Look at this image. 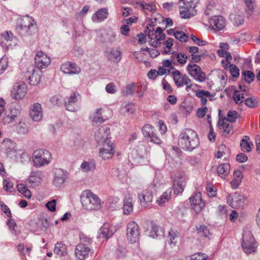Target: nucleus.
Segmentation results:
<instances>
[{
  "mask_svg": "<svg viewBox=\"0 0 260 260\" xmlns=\"http://www.w3.org/2000/svg\"><path fill=\"white\" fill-rule=\"evenodd\" d=\"M244 15L242 12L239 11H235L230 15V19L235 26H239L243 23L244 21Z\"/></svg>",
  "mask_w": 260,
  "mask_h": 260,
  "instance_id": "nucleus-26",
  "label": "nucleus"
},
{
  "mask_svg": "<svg viewBox=\"0 0 260 260\" xmlns=\"http://www.w3.org/2000/svg\"><path fill=\"white\" fill-rule=\"evenodd\" d=\"M108 16V11L107 8L98 10L92 16V20L94 22H101L107 19Z\"/></svg>",
  "mask_w": 260,
  "mask_h": 260,
  "instance_id": "nucleus-24",
  "label": "nucleus"
},
{
  "mask_svg": "<svg viewBox=\"0 0 260 260\" xmlns=\"http://www.w3.org/2000/svg\"><path fill=\"white\" fill-rule=\"evenodd\" d=\"M51 158V153L49 151L45 149L36 150L32 155V161L34 166L36 167L48 165L50 162Z\"/></svg>",
  "mask_w": 260,
  "mask_h": 260,
  "instance_id": "nucleus-5",
  "label": "nucleus"
},
{
  "mask_svg": "<svg viewBox=\"0 0 260 260\" xmlns=\"http://www.w3.org/2000/svg\"><path fill=\"white\" fill-rule=\"evenodd\" d=\"M80 243L79 244H83L84 245L91 244L92 242V239L88 236L81 233L79 236Z\"/></svg>",
  "mask_w": 260,
  "mask_h": 260,
  "instance_id": "nucleus-49",
  "label": "nucleus"
},
{
  "mask_svg": "<svg viewBox=\"0 0 260 260\" xmlns=\"http://www.w3.org/2000/svg\"><path fill=\"white\" fill-rule=\"evenodd\" d=\"M208 257L206 254L200 252L192 255L190 260H206Z\"/></svg>",
  "mask_w": 260,
  "mask_h": 260,
  "instance_id": "nucleus-61",
  "label": "nucleus"
},
{
  "mask_svg": "<svg viewBox=\"0 0 260 260\" xmlns=\"http://www.w3.org/2000/svg\"><path fill=\"white\" fill-rule=\"evenodd\" d=\"M102 145L103 147L100 148L99 151L100 156L105 160L112 158L115 153L113 144L110 143Z\"/></svg>",
  "mask_w": 260,
  "mask_h": 260,
  "instance_id": "nucleus-18",
  "label": "nucleus"
},
{
  "mask_svg": "<svg viewBox=\"0 0 260 260\" xmlns=\"http://www.w3.org/2000/svg\"><path fill=\"white\" fill-rule=\"evenodd\" d=\"M196 95L197 96H198V98H202V97H205V98H208V97H211V96H214V95H211L210 94V92L208 91H205V90H199L197 91V93H196Z\"/></svg>",
  "mask_w": 260,
  "mask_h": 260,
  "instance_id": "nucleus-63",
  "label": "nucleus"
},
{
  "mask_svg": "<svg viewBox=\"0 0 260 260\" xmlns=\"http://www.w3.org/2000/svg\"><path fill=\"white\" fill-rule=\"evenodd\" d=\"M81 168L84 172L94 170L95 168V162L93 160L84 161L81 165Z\"/></svg>",
  "mask_w": 260,
  "mask_h": 260,
  "instance_id": "nucleus-38",
  "label": "nucleus"
},
{
  "mask_svg": "<svg viewBox=\"0 0 260 260\" xmlns=\"http://www.w3.org/2000/svg\"><path fill=\"white\" fill-rule=\"evenodd\" d=\"M135 111V105L133 103L124 102L122 104L120 112V113L126 115L133 114Z\"/></svg>",
  "mask_w": 260,
  "mask_h": 260,
  "instance_id": "nucleus-30",
  "label": "nucleus"
},
{
  "mask_svg": "<svg viewBox=\"0 0 260 260\" xmlns=\"http://www.w3.org/2000/svg\"><path fill=\"white\" fill-rule=\"evenodd\" d=\"M189 200L192 209L197 213L201 211L205 205L200 192L197 193L194 196L190 198Z\"/></svg>",
  "mask_w": 260,
  "mask_h": 260,
  "instance_id": "nucleus-17",
  "label": "nucleus"
},
{
  "mask_svg": "<svg viewBox=\"0 0 260 260\" xmlns=\"http://www.w3.org/2000/svg\"><path fill=\"white\" fill-rule=\"evenodd\" d=\"M80 94L78 92H75L74 94L71 95L69 101L66 103V109L68 111L74 112L75 111V108L73 106L74 104L77 102L78 98H80Z\"/></svg>",
  "mask_w": 260,
  "mask_h": 260,
  "instance_id": "nucleus-31",
  "label": "nucleus"
},
{
  "mask_svg": "<svg viewBox=\"0 0 260 260\" xmlns=\"http://www.w3.org/2000/svg\"><path fill=\"white\" fill-rule=\"evenodd\" d=\"M25 78L29 81L31 85H37L40 82V76L36 72L34 68L31 67L25 74Z\"/></svg>",
  "mask_w": 260,
  "mask_h": 260,
  "instance_id": "nucleus-22",
  "label": "nucleus"
},
{
  "mask_svg": "<svg viewBox=\"0 0 260 260\" xmlns=\"http://www.w3.org/2000/svg\"><path fill=\"white\" fill-rule=\"evenodd\" d=\"M178 145L185 151H192L200 145L197 133L191 128L183 129L179 136Z\"/></svg>",
  "mask_w": 260,
  "mask_h": 260,
  "instance_id": "nucleus-1",
  "label": "nucleus"
},
{
  "mask_svg": "<svg viewBox=\"0 0 260 260\" xmlns=\"http://www.w3.org/2000/svg\"><path fill=\"white\" fill-rule=\"evenodd\" d=\"M158 40H163L165 38V34L160 27H158L154 32V38Z\"/></svg>",
  "mask_w": 260,
  "mask_h": 260,
  "instance_id": "nucleus-56",
  "label": "nucleus"
},
{
  "mask_svg": "<svg viewBox=\"0 0 260 260\" xmlns=\"http://www.w3.org/2000/svg\"><path fill=\"white\" fill-rule=\"evenodd\" d=\"M1 46L7 49L15 46L16 44V39L11 31H6L1 35Z\"/></svg>",
  "mask_w": 260,
  "mask_h": 260,
  "instance_id": "nucleus-15",
  "label": "nucleus"
},
{
  "mask_svg": "<svg viewBox=\"0 0 260 260\" xmlns=\"http://www.w3.org/2000/svg\"><path fill=\"white\" fill-rule=\"evenodd\" d=\"M15 143L12 140H6L2 143V146L6 149L7 154H12L16 156L17 152L14 149Z\"/></svg>",
  "mask_w": 260,
  "mask_h": 260,
  "instance_id": "nucleus-33",
  "label": "nucleus"
},
{
  "mask_svg": "<svg viewBox=\"0 0 260 260\" xmlns=\"http://www.w3.org/2000/svg\"><path fill=\"white\" fill-rule=\"evenodd\" d=\"M68 178V172L61 169H55L53 171V184L58 188H62Z\"/></svg>",
  "mask_w": 260,
  "mask_h": 260,
  "instance_id": "nucleus-8",
  "label": "nucleus"
},
{
  "mask_svg": "<svg viewBox=\"0 0 260 260\" xmlns=\"http://www.w3.org/2000/svg\"><path fill=\"white\" fill-rule=\"evenodd\" d=\"M60 70L64 74L69 75H77L81 72V69L75 63L70 62L63 63L60 67Z\"/></svg>",
  "mask_w": 260,
  "mask_h": 260,
  "instance_id": "nucleus-19",
  "label": "nucleus"
},
{
  "mask_svg": "<svg viewBox=\"0 0 260 260\" xmlns=\"http://www.w3.org/2000/svg\"><path fill=\"white\" fill-rule=\"evenodd\" d=\"M123 213L125 215H128L133 210V206L132 199L129 198L124 200L123 206Z\"/></svg>",
  "mask_w": 260,
  "mask_h": 260,
  "instance_id": "nucleus-40",
  "label": "nucleus"
},
{
  "mask_svg": "<svg viewBox=\"0 0 260 260\" xmlns=\"http://www.w3.org/2000/svg\"><path fill=\"white\" fill-rule=\"evenodd\" d=\"M152 235H155L157 237H162L164 236L165 231L164 229L156 224H153L151 230Z\"/></svg>",
  "mask_w": 260,
  "mask_h": 260,
  "instance_id": "nucleus-42",
  "label": "nucleus"
},
{
  "mask_svg": "<svg viewBox=\"0 0 260 260\" xmlns=\"http://www.w3.org/2000/svg\"><path fill=\"white\" fill-rule=\"evenodd\" d=\"M218 126L219 129L223 130V135L227 136L233 133L232 124H230L225 120H219L218 123Z\"/></svg>",
  "mask_w": 260,
  "mask_h": 260,
  "instance_id": "nucleus-27",
  "label": "nucleus"
},
{
  "mask_svg": "<svg viewBox=\"0 0 260 260\" xmlns=\"http://www.w3.org/2000/svg\"><path fill=\"white\" fill-rule=\"evenodd\" d=\"M229 68L230 72L234 77L237 78L239 76V70L238 67L233 64H229Z\"/></svg>",
  "mask_w": 260,
  "mask_h": 260,
  "instance_id": "nucleus-58",
  "label": "nucleus"
},
{
  "mask_svg": "<svg viewBox=\"0 0 260 260\" xmlns=\"http://www.w3.org/2000/svg\"><path fill=\"white\" fill-rule=\"evenodd\" d=\"M50 57L42 51H38L35 57L36 66L40 69L47 68L50 64Z\"/></svg>",
  "mask_w": 260,
  "mask_h": 260,
  "instance_id": "nucleus-14",
  "label": "nucleus"
},
{
  "mask_svg": "<svg viewBox=\"0 0 260 260\" xmlns=\"http://www.w3.org/2000/svg\"><path fill=\"white\" fill-rule=\"evenodd\" d=\"M29 115L34 121H40L43 117L41 105L38 103L34 104L30 109Z\"/></svg>",
  "mask_w": 260,
  "mask_h": 260,
  "instance_id": "nucleus-20",
  "label": "nucleus"
},
{
  "mask_svg": "<svg viewBox=\"0 0 260 260\" xmlns=\"http://www.w3.org/2000/svg\"><path fill=\"white\" fill-rule=\"evenodd\" d=\"M185 182L182 179H175L173 183L174 191L175 194L182 193L184 190Z\"/></svg>",
  "mask_w": 260,
  "mask_h": 260,
  "instance_id": "nucleus-36",
  "label": "nucleus"
},
{
  "mask_svg": "<svg viewBox=\"0 0 260 260\" xmlns=\"http://www.w3.org/2000/svg\"><path fill=\"white\" fill-rule=\"evenodd\" d=\"M93 253V251L91 248L83 244H78L75 250L76 255L79 260L91 258Z\"/></svg>",
  "mask_w": 260,
  "mask_h": 260,
  "instance_id": "nucleus-12",
  "label": "nucleus"
},
{
  "mask_svg": "<svg viewBox=\"0 0 260 260\" xmlns=\"http://www.w3.org/2000/svg\"><path fill=\"white\" fill-rule=\"evenodd\" d=\"M242 74L244 76L245 81L248 83H251L254 78V74L250 71H244L242 72Z\"/></svg>",
  "mask_w": 260,
  "mask_h": 260,
  "instance_id": "nucleus-50",
  "label": "nucleus"
},
{
  "mask_svg": "<svg viewBox=\"0 0 260 260\" xmlns=\"http://www.w3.org/2000/svg\"><path fill=\"white\" fill-rule=\"evenodd\" d=\"M174 37L181 42H185L187 41L188 37L182 31H177L174 34Z\"/></svg>",
  "mask_w": 260,
  "mask_h": 260,
  "instance_id": "nucleus-59",
  "label": "nucleus"
},
{
  "mask_svg": "<svg viewBox=\"0 0 260 260\" xmlns=\"http://www.w3.org/2000/svg\"><path fill=\"white\" fill-rule=\"evenodd\" d=\"M121 53L119 48L117 49H111L110 51L108 53V59L114 62H118L121 58Z\"/></svg>",
  "mask_w": 260,
  "mask_h": 260,
  "instance_id": "nucleus-34",
  "label": "nucleus"
},
{
  "mask_svg": "<svg viewBox=\"0 0 260 260\" xmlns=\"http://www.w3.org/2000/svg\"><path fill=\"white\" fill-rule=\"evenodd\" d=\"M54 252L59 256L66 255L67 253L66 245L61 242H57L55 244Z\"/></svg>",
  "mask_w": 260,
  "mask_h": 260,
  "instance_id": "nucleus-37",
  "label": "nucleus"
},
{
  "mask_svg": "<svg viewBox=\"0 0 260 260\" xmlns=\"http://www.w3.org/2000/svg\"><path fill=\"white\" fill-rule=\"evenodd\" d=\"M249 139V138L248 136H245L241 140L240 146L242 151L246 152L251 151V146L253 145V144L250 142H248Z\"/></svg>",
  "mask_w": 260,
  "mask_h": 260,
  "instance_id": "nucleus-39",
  "label": "nucleus"
},
{
  "mask_svg": "<svg viewBox=\"0 0 260 260\" xmlns=\"http://www.w3.org/2000/svg\"><path fill=\"white\" fill-rule=\"evenodd\" d=\"M242 247L244 252L247 254L254 253L256 250V242L250 231L245 230L243 232L242 238Z\"/></svg>",
  "mask_w": 260,
  "mask_h": 260,
  "instance_id": "nucleus-4",
  "label": "nucleus"
},
{
  "mask_svg": "<svg viewBox=\"0 0 260 260\" xmlns=\"http://www.w3.org/2000/svg\"><path fill=\"white\" fill-rule=\"evenodd\" d=\"M245 104L250 108H254L259 105V101L254 96L246 98L245 100Z\"/></svg>",
  "mask_w": 260,
  "mask_h": 260,
  "instance_id": "nucleus-41",
  "label": "nucleus"
},
{
  "mask_svg": "<svg viewBox=\"0 0 260 260\" xmlns=\"http://www.w3.org/2000/svg\"><path fill=\"white\" fill-rule=\"evenodd\" d=\"M81 201L84 208L88 210H97L102 207L99 197L89 190H85L81 196Z\"/></svg>",
  "mask_w": 260,
  "mask_h": 260,
  "instance_id": "nucleus-3",
  "label": "nucleus"
},
{
  "mask_svg": "<svg viewBox=\"0 0 260 260\" xmlns=\"http://www.w3.org/2000/svg\"><path fill=\"white\" fill-rule=\"evenodd\" d=\"M142 131L144 137L147 139L154 134L153 127L149 124H145L142 128Z\"/></svg>",
  "mask_w": 260,
  "mask_h": 260,
  "instance_id": "nucleus-45",
  "label": "nucleus"
},
{
  "mask_svg": "<svg viewBox=\"0 0 260 260\" xmlns=\"http://www.w3.org/2000/svg\"><path fill=\"white\" fill-rule=\"evenodd\" d=\"M172 189L169 188L156 200L157 204L160 206H164L166 203L168 202L171 199Z\"/></svg>",
  "mask_w": 260,
  "mask_h": 260,
  "instance_id": "nucleus-32",
  "label": "nucleus"
},
{
  "mask_svg": "<svg viewBox=\"0 0 260 260\" xmlns=\"http://www.w3.org/2000/svg\"><path fill=\"white\" fill-rule=\"evenodd\" d=\"M140 5L143 9H146L151 12H154L156 9L155 6L153 3L147 4L144 2H142Z\"/></svg>",
  "mask_w": 260,
  "mask_h": 260,
  "instance_id": "nucleus-60",
  "label": "nucleus"
},
{
  "mask_svg": "<svg viewBox=\"0 0 260 260\" xmlns=\"http://www.w3.org/2000/svg\"><path fill=\"white\" fill-rule=\"evenodd\" d=\"M17 131L19 133L26 134L27 132V128L24 123L19 122L17 126Z\"/></svg>",
  "mask_w": 260,
  "mask_h": 260,
  "instance_id": "nucleus-64",
  "label": "nucleus"
},
{
  "mask_svg": "<svg viewBox=\"0 0 260 260\" xmlns=\"http://www.w3.org/2000/svg\"><path fill=\"white\" fill-rule=\"evenodd\" d=\"M210 23L213 29L220 30L224 27L225 20L221 16H213L211 18Z\"/></svg>",
  "mask_w": 260,
  "mask_h": 260,
  "instance_id": "nucleus-21",
  "label": "nucleus"
},
{
  "mask_svg": "<svg viewBox=\"0 0 260 260\" xmlns=\"http://www.w3.org/2000/svg\"><path fill=\"white\" fill-rule=\"evenodd\" d=\"M136 85L134 83L129 84L123 87L121 93L123 96H127L132 95L135 90Z\"/></svg>",
  "mask_w": 260,
  "mask_h": 260,
  "instance_id": "nucleus-43",
  "label": "nucleus"
},
{
  "mask_svg": "<svg viewBox=\"0 0 260 260\" xmlns=\"http://www.w3.org/2000/svg\"><path fill=\"white\" fill-rule=\"evenodd\" d=\"M140 237L139 227L135 221L129 222L127 225V238L131 243H136Z\"/></svg>",
  "mask_w": 260,
  "mask_h": 260,
  "instance_id": "nucleus-10",
  "label": "nucleus"
},
{
  "mask_svg": "<svg viewBox=\"0 0 260 260\" xmlns=\"http://www.w3.org/2000/svg\"><path fill=\"white\" fill-rule=\"evenodd\" d=\"M230 170V166L228 163L221 164L217 168L218 175L222 178L229 174Z\"/></svg>",
  "mask_w": 260,
  "mask_h": 260,
  "instance_id": "nucleus-35",
  "label": "nucleus"
},
{
  "mask_svg": "<svg viewBox=\"0 0 260 260\" xmlns=\"http://www.w3.org/2000/svg\"><path fill=\"white\" fill-rule=\"evenodd\" d=\"M189 75L194 80L200 82H203L205 80V74L201 70V68L195 63H189L186 68Z\"/></svg>",
  "mask_w": 260,
  "mask_h": 260,
  "instance_id": "nucleus-9",
  "label": "nucleus"
},
{
  "mask_svg": "<svg viewBox=\"0 0 260 260\" xmlns=\"http://www.w3.org/2000/svg\"><path fill=\"white\" fill-rule=\"evenodd\" d=\"M18 191L22 194L25 198L30 199L31 197L30 191L27 188L24 184H19L17 185Z\"/></svg>",
  "mask_w": 260,
  "mask_h": 260,
  "instance_id": "nucleus-44",
  "label": "nucleus"
},
{
  "mask_svg": "<svg viewBox=\"0 0 260 260\" xmlns=\"http://www.w3.org/2000/svg\"><path fill=\"white\" fill-rule=\"evenodd\" d=\"M246 198L243 196L235 193L227 198L228 203L233 208L242 207Z\"/></svg>",
  "mask_w": 260,
  "mask_h": 260,
  "instance_id": "nucleus-16",
  "label": "nucleus"
},
{
  "mask_svg": "<svg viewBox=\"0 0 260 260\" xmlns=\"http://www.w3.org/2000/svg\"><path fill=\"white\" fill-rule=\"evenodd\" d=\"M114 233L110 229V224L108 222H105L99 230L98 238L108 239L112 236Z\"/></svg>",
  "mask_w": 260,
  "mask_h": 260,
  "instance_id": "nucleus-23",
  "label": "nucleus"
},
{
  "mask_svg": "<svg viewBox=\"0 0 260 260\" xmlns=\"http://www.w3.org/2000/svg\"><path fill=\"white\" fill-rule=\"evenodd\" d=\"M179 4L180 14L182 18L188 19L197 14L195 4L193 2L185 3L183 0H180Z\"/></svg>",
  "mask_w": 260,
  "mask_h": 260,
  "instance_id": "nucleus-6",
  "label": "nucleus"
},
{
  "mask_svg": "<svg viewBox=\"0 0 260 260\" xmlns=\"http://www.w3.org/2000/svg\"><path fill=\"white\" fill-rule=\"evenodd\" d=\"M244 98V94L240 91H235L233 93V99L237 104L242 103Z\"/></svg>",
  "mask_w": 260,
  "mask_h": 260,
  "instance_id": "nucleus-51",
  "label": "nucleus"
},
{
  "mask_svg": "<svg viewBox=\"0 0 260 260\" xmlns=\"http://www.w3.org/2000/svg\"><path fill=\"white\" fill-rule=\"evenodd\" d=\"M154 185H150L148 188L138 193V198L142 206L146 208L148 206L152 201V191L150 188H153Z\"/></svg>",
  "mask_w": 260,
  "mask_h": 260,
  "instance_id": "nucleus-13",
  "label": "nucleus"
},
{
  "mask_svg": "<svg viewBox=\"0 0 260 260\" xmlns=\"http://www.w3.org/2000/svg\"><path fill=\"white\" fill-rule=\"evenodd\" d=\"M15 119L12 117V116L8 111H6L2 118V121L4 124H9L14 121Z\"/></svg>",
  "mask_w": 260,
  "mask_h": 260,
  "instance_id": "nucleus-53",
  "label": "nucleus"
},
{
  "mask_svg": "<svg viewBox=\"0 0 260 260\" xmlns=\"http://www.w3.org/2000/svg\"><path fill=\"white\" fill-rule=\"evenodd\" d=\"M16 29L21 36L29 37L36 31L37 25L31 17L25 16L18 20Z\"/></svg>",
  "mask_w": 260,
  "mask_h": 260,
  "instance_id": "nucleus-2",
  "label": "nucleus"
},
{
  "mask_svg": "<svg viewBox=\"0 0 260 260\" xmlns=\"http://www.w3.org/2000/svg\"><path fill=\"white\" fill-rule=\"evenodd\" d=\"M146 153V150L145 146L142 144H140L137 146V148L134 149L131 153V155L135 159L138 158H143Z\"/></svg>",
  "mask_w": 260,
  "mask_h": 260,
  "instance_id": "nucleus-29",
  "label": "nucleus"
},
{
  "mask_svg": "<svg viewBox=\"0 0 260 260\" xmlns=\"http://www.w3.org/2000/svg\"><path fill=\"white\" fill-rule=\"evenodd\" d=\"M178 62L181 64H185L187 61V56L184 53H178L175 54Z\"/></svg>",
  "mask_w": 260,
  "mask_h": 260,
  "instance_id": "nucleus-55",
  "label": "nucleus"
},
{
  "mask_svg": "<svg viewBox=\"0 0 260 260\" xmlns=\"http://www.w3.org/2000/svg\"><path fill=\"white\" fill-rule=\"evenodd\" d=\"M178 232L176 231L171 230L169 232V238L170 241V244L175 245L177 243V239L178 238Z\"/></svg>",
  "mask_w": 260,
  "mask_h": 260,
  "instance_id": "nucleus-54",
  "label": "nucleus"
},
{
  "mask_svg": "<svg viewBox=\"0 0 260 260\" xmlns=\"http://www.w3.org/2000/svg\"><path fill=\"white\" fill-rule=\"evenodd\" d=\"M11 116H12L15 119L17 118L20 114L21 111L20 108L18 105L11 106L9 111H8Z\"/></svg>",
  "mask_w": 260,
  "mask_h": 260,
  "instance_id": "nucleus-46",
  "label": "nucleus"
},
{
  "mask_svg": "<svg viewBox=\"0 0 260 260\" xmlns=\"http://www.w3.org/2000/svg\"><path fill=\"white\" fill-rule=\"evenodd\" d=\"M174 81L177 87H182L186 86V90H188L192 87V84L191 80L185 74H182L178 70H174L171 72Z\"/></svg>",
  "mask_w": 260,
  "mask_h": 260,
  "instance_id": "nucleus-7",
  "label": "nucleus"
},
{
  "mask_svg": "<svg viewBox=\"0 0 260 260\" xmlns=\"http://www.w3.org/2000/svg\"><path fill=\"white\" fill-rule=\"evenodd\" d=\"M41 174L39 172H33L26 180V183L30 187H35L38 186L41 182Z\"/></svg>",
  "mask_w": 260,
  "mask_h": 260,
  "instance_id": "nucleus-25",
  "label": "nucleus"
},
{
  "mask_svg": "<svg viewBox=\"0 0 260 260\" xmlns=\"http://www.w3.org/2000/svg\"><path fill=\"white\" fill-rule=\"evenodd\" d=\"M239 114L237 111L231 110L228 113L227 119L225 120L228 122L229 121L233 123L236 121V120Z\"/></svg>",
  "mask_w": 260,
  "mask_h": 260,
  "instance_id": "nucleus-48",
  "label": "nucleus"
},
{
  "mask_svg": "<svg viewBox=\"0 0 260 260\" xmlns=\"http://www.w3.org/2000/svg\"><path fill=\"white\" fill-rule=\"evenodd\" d=\"M102 109L99 108L96 109L95 112L93 114L92 121L95 122H103L105 121V119L102 117Z\"/></svg>",
  "mask_w": 260,
  "mask_h": 260,
  "instance_id": "nucleus-47",
  "label": "nucleus"
},
{
  "mask_svg": "<svg viewBox=\"0 0 260 260\" xmlns=\"http://www.w3.org/2000/svg\"><path fill=\"white\" fill-rule=\"evenodd\" d=\"M8 66V61L7 57H3L0 59V75L3 74Z\"/></svg>",
  "mask_w": 260,
  "mask_h": 260,
  "instance_id": "nucleus-57",
  "label": "nucleus"
},
{
  "mask_svg": "<svg viewBox=\"0 0 260 260\" xmlns=\"http://www.w3.org/2000/svg\"><path fill=\"white\" fill-rule=\"evenodd\" d=\"M26 86L25 84L16 85L13 89V94L16 99H22L26 94Z\"/></svg>",
  "mask_w": 260,
  "mask_h": 260,
  "instance_id": "nucleus-28",
  "label": "nucleus"
},
{
  "mask_svg": "<svg viewBox=\"0 0 260 260\" xmlns=\"http://www.w3.org/2000/svg\"><path fill=\"white\" fill-rule=\"evenodd\" d=\"M15 156L18 158V157H19V158L20 159V161L21 162H23L29 159V157L27 153L24 152L19 151L17 152L16 156Z\"/></svg>",
  "mask_w": 260,
  "mask_h": 260,
  "instance_id": "nucleus-62",
  "label": "nucleus"
},
{
  "mask_svg": "<svg viewBox=\"0 0 260 260\" xmlns=\"http://www.w3.org/2000/svg\"><path fill=\"white\" fill-rule=\"evenodd\" d=\"M110 129L107 126L99 128L95 134V139L98 143L104 144L111 143L110 139Z\"/></svg>",
  "mask_w": 260,
  "mask_h": 260,
  "instance_id": "nucleus-11",
  "label": "nucleus"
},
{
  "mask_svg": "<svg viewBox=\"0 0 260 260\" xmlns=\"http://www.w3.org/2000/svg\"><path fill=\"white\" fill-rule=\"evenodd\" d=\"M3 186L4 189L7 191L12 192L13 190V184L8 178L4 179Z\"/></svg>",
  "mask_w": 260,
  "mask_h": 260,
  "instance_id": "nucleus-52",
  "label": "nucleus"
}]
</instances>
